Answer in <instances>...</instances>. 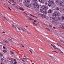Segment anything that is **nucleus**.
<instances>
[{"label":"nucleus","mask_w":64,"mask_h":64,"mask_svg":"<svg viewBox=\"0 0 64 64\" xmlns=\"http://www.w3.org/2000/svg\"><path fill=\"white\" fill-rule=\"evenodd\" d=\"M59 12H55V14H52V15L54 17V18H56L57 17L56 15L59 16Z\"/></svg>","instance_id":"1"},{"label":"nucleus","mask_w":64,"mask_h":64,"mask_svg":"<svg viewBox=\"0 0 64 64\" xmlns=\"http://www.w3.org/2000/svg\"><path fill=\"white\" fill-rule=\"evenodd\" d=\"M41 9H42V10H46L48 9V7H45L44 6H42L41 7Z\"/></svg>","instance_id":"2"},{"label":"nucleus","mask_w":64,"mask_h":64,"mask_svg":"<svg viewBox=\"0 0 64 64\" xmlns=\"http://www.w3.org/2000/svg\"><path fill=\"white\" fill-rule=\"evenodd\" d=\"M59 4L61 6H62V7H64V4L63 2H59Z\"/></svg>","instance_id":"3"},{"label":"nucleus","mask_w":64,"mask_h":64,"mask_svg":"<svg viewBox=\"0 0 64 64\" xmlns=\"http://www.w3.org/2000/svg\"><path fill=\"white\" fill-rule=\"evenodd\" d=\"M38 5V4H37V3L36 2H34L33 4V6H34V8H36V7H37Z\"/></svg>","instance_id":"4"},{"label":"nucleus","mask_w":64,"mask_h":64,"mask_svg":"<svg viewBox=\"0 0 64 64\" xmlns=\"http://www.w3.org/2000/svg\"><path fill=\"white\" fill-rule=\"evenodd\" d=\"M42 18H45L46 19L47 18V16H46L43 14H42Z\"/></svg>","instance_id":"5"},{"label":"nucleus","mask_w":64,"mask_h":64,"mask_svg":"<svg viewBox=\"0 0 64 64\" xmlns=\"http://www.w3.org/2000/svg\"><path fill=\"white\" fill-rule=\"evenodd\" d=\"M30 2V0H26L25 3L26 4H28V3H29Z\"/></svg>","instance_id":"6"},{"label":"nucleus","mask_w":64,"mask_h":64,"mask_svg":"<svg viewBox=\"0 0 64 64\" xmlns=\"http://www.w3.org/2000/svg\"><path fill=\"white\" fill-rule=\"evenodd\" d=\"M25 6L26 7H28L29 8H31V4H29L28 5L26 4Z\"/></svg>","instance_id":"7"},{"label":"nucleus","mask_w":64,"mask_h":64,"mask_svg":"<svg viewBox=\"0 0 64 64\" xmlns=\"http://www.w3.org/2000/svg\"><path fill=\"white\" fill-rule=\"evenodd\" d=\"M48 2L49 3H51L52 4H52H54V2L53 1H52L50 0H49L48 1Z\"/></svg>","instance_id":"8"},{"label":"nucleus","mask_w":64,"mask_h":64,"mask_svg":"<svg viewBox=\"0 0 64 64\" xmlns=\"http://www.w3.org/2000/svg\"><path fill=\"white\" fill-rule=\"evenodd\" d=\"M60 26L62 29H64V24H61L60 25Z\"/></svg>","instance_id":"9"},{"label":"nucleus","mask_w":64,"mask_h":64,"mask_svg":"<svg viewBox=\"0 0 64 64\" xmlns=\"http://www.w3.org/2000/svg\"><path fill=\"white\" fill-rule=\"evenodd\" d=\"M52 10H49L48 11V13H52Z\"/></svg>","instance_id":"10"},{"label":"nucleus","mask_w":64,"mask_h":64,"mask_svg":"<svg viewBox=\"0 0 64 64\" xmlns=\"http://www.w3.org/2000/svg\"><path fill=\"white\" fill-rule=\"evenodd\" d=\"M20 10H21L22 11H23L24 10L23 9V8L21 7H20Z\"/></svg>","instance_id":"11"},{"label":"nucleus","mask_w":64,"mask_h":64,"mask_svg":"<svg viewBox=\"0 0 64 64\" xmlns=\"http://www.w3.org/2000/svg\"><path fill=\"white\" fill-rule=\"evenodd\" d=\"M10 25H12L13 27H14V28H15L16 29H17V28H16L15 26H14V25L11 24H10Z\"/></svg>","instance_id":"12"},{"label":"nucleus","mask_w":64,"mask_h":64,"mask_svg":"<svg viewBox=\"0 0 64 64\" xmlns=\"http://www.w3.org/2000/svg\"><path fill=\"white\" fill-rule=\"evenodd\" d=\"M57 49L58 50V51H60L61 53H63V52H62V51H61V50H60V49L57 48Z\"/></svg>","instance_id":"13"},{"label":"nucleus","mask_w":64,"mask_h":64,"mask_svg":"<svg viewBox=\"0 0 64 64\" xmlns=\"http://www.w3.org/2000/svg\"><path fill=\"white\" fill-rule=\"evenodd\" d=\"M48 6L49 7H50V6H52V4L51 3H49L48 4Z\"/></svg>","instance_id":"14"},{"label":"nucleus","mask_w":64,"mask_h":64,"mask_svg":"<svg viewBox=\"0 0 64 64\" xmlns=\"http://www.w3.org/2000/svg\"><path fill=\"white\" fill-rule=\"evenodd\" d=\"M8 40H9V41H10V42H12V40H11L10 38H8Z\"/></svg>","instance_id":"15"},{"label":"nucleus","mask_w":64,"mask_h":64,"mask_svg":"<svg viewBox=\"0 0 64 64\" xmlns=\"http://www.w3.org/2000/svg\"><path fill=\"white\" fill-rule=\"evenodd\" d=\"M62 20H64V16H62Z\"/></svg>","instance_id":"16"},{"label":"nucleus","mask_w":64,"mask_h":64,"mask_svg":"<svg viewBox=\"0 0 64 64\" xmlns=\"http://www.w3.org/2000/svg\"><path fill=\"white\" fill-rule=\"evenodd\" d=\"M53 48H54V49H57V48H56L55 46H54L53 47Z\"/></svg>","instance_id":"17"},{"label":"nucleus","mask_w":64,"mask_h":64,"mask_svg":"<svg viewBox=\"0 0 64 64\" xmlns=\"http://www.w3.org/2000/svg\"><path fill=\"white\" fill-rule=\"evenodd\" d=\"M56 10H59L60 9V8H59L58 7H56Z\"/></svg>","instance_id":"18"},{"label":"nucleus","mask_w":64,"mask_h":64,"mask_svg":"<svg viewBox=\"0 0 64 64\" xmlns=\"http://www.w3.org/2000/svg\"><path fill=\"white\" fill-rule=\"evenodd\" d=\"M33 24H34V26H37V24H35L34 22H33Z\"/></svg>","instance_id":"19"},{"label":"nucleus","mask_w":64,"mask_h":64,"mask_svg":"<svg viewBox=\"0 0 64 64\" xmlns=\"http://www.w3.org/2000/svg\"><path fill=\"white\" fill-rule=\"evenodd\" d=\"M41 2H41V3H44V1H43V0H41Z\"/></svg>","instance_id":"20"},{"label":"nucleus","mask_w":64,"mask_h":64,"mask_svg":"<svg viewBox=\"0 0 64 64\" xmlns=\"http://www.w3.org/2000/svg\"><path fill=\"white\" fill-rule=\"evenodd\" d=\"M56 44L58 45V46H60V47H62H62L61 46V45H60V44H58V43H57Z\"/></svg>","instance_id":"21"},{"label":"nucleus","mask_w":64,"mask_h":64,"mask_svg":"<svg viewBox=\"0 0 64 64\" xmlns=\"http://www.w3.org/2000/svg\"><path fill=\"white\" fill-rule=\"evenodd\" d=\"M3 52H4V53H5V52H7V51L6 50H4L3 51Z\"/></svg>","instance_id":"22"},{"label":"nucleus","mask_w":64,"mask_h":64,"mask_svg":"<svg viewBox=\"0 0 64 64\" xmlns=\"http://www.w3.org/2000/svg\"><path fill=\"white\" fill-rule=\"evenodd\" d=\"M10 53H12V54H14V52H12V51H10Z\"/></svg>","instance_id":"23"},{"label":"nucleus","mask_w":64,"mask_h":64,"mask_svg":"<svg viewBox=\"0 0 64 64\" xmlns=\"http://www.w3.org/2000/svg\"><path fill=\"white\" fill-rule=\"evenodd\" d=\"M3 55L2 54L0 53V56H3Z\"/></svg>","instance_id":"24"},{"label":"nucleus","mask_w":64,"mask_h":64,"mask_svg":"<svg viewBox=\"0 0 64 64\" xmlns=\"http://www.w3.org/2000/svg\"><path fill=\"white\" fill-rule=\"evenodd\" d=\"M29 51H30V53H32V51L31 50H29Z\"/></svg>","instance_id":"25"},{"label":"nucleus","mask_w":64,"mask_h":64,"mask_svg":"<svg viewBox=\"0 0 64 64\" xmlns=\"http://www.w3.org/2000/svg\"><path fill=\"white\" fill-rule=\"evenodd\" d=\"M4 42H5V43H8V41H6L5 40H4Z\"/></svg>","instance_id":"26"},{"label":"nucleus","mask_w":64,"mask_h":64,"mask_svg":"<svg viewBox=\"0 0 64 64\" xmlns=\"http://www.w3.org/2000/svg\"><path fill=\"white\" fill-rule=\"evenodd\" d=\"M22 29H24V31H25V30H26V29L24 27L22 28Z\"/></svg>","instance_id":"27"},{"label":"nucleus","mask_w":64,"mask_h":64,"mask_svg":"<svg viewBox=\"0 0 64 64\" xmlns=\"http://www.w3.org/2000/svg\"><path fill=\"white\" fill-rule=\"evenodd\" d=\"M28 19L29 20H32V19L31 18H29Z\"/></svg>","instance_id":"28"},{"label":"nucleus","mask_w":64,"mask_h":64,"mask_svg":"<svg viewBox=\"0 0 64 64\" xmlns=\"http://www.w3.org/2000/svg\"><path fill=\"white\" fill-rule=\"evenodd\" d=\"M9 61L10 62H12V60L11 59H10Z\"/></svg>","instance_id":"29"},{"label":"nucleus","mask_w":64,"mask_h":64,"mask_svg":"<svg viewBox=\"0 0 64 64\" xmlns=\"http://www.w3.org/2000/svg\"><path fill=\"white\" fill-rule=\"evenodd\" d=\"M18 28V30H20V31H21V29L20 28Z\"/></svg>","instance_id":"30"},{"label":"nucleus","mask_w":64,"mask_h":64,"mask_svg":"<svg viewBox=\"0 0 64 64\" xmlns=\"http://www.w3.org/2000/svg\"><path fill=\"white\" fill-rule=\"evenodd\" d=\"M24 57L25 58H26L27 59V58L26 57V56H25V55L24 54Z\"/></svg>","instance_id":"31"},{"label":"nucleus","mask_w":64,"mask_h":64,"mask_svg":"<svg viewBox=\"0 0 64 64\" xmlns=\"http://www.w3.org/2000/svg\"><path fill=\"white\" fill-rule=\"evenodd\" d=\"M23 59H24V60H27V58H23Z\"/></svg>","instance_id":"32"},{"label":"nucleus","mask_w":64,"mask_h":64,"mask_svg":"<svg viewBox=\"0 0 64 64\" xmlns=\"http://www.w3.org/2000/svg\"><path fill=\"white\" fill-rule=\"evenodd\" d=\"M34 22H37V20H34Z\"/></svg>","instance_id":"33"},{"label":"nucleus","mask_w":64,"mask_h":64,"mask_svg":"<svg viewBox=\"0 0 64 64\" xmlns=\"http://www.w3.org/2000/svg\"><path fill=\"white\" fill-rule=\"evenodd\" d=\"M48 31H50V29L49 28H48Z\"/></svg>","instance_id":"34"},{"label":"nucleus","mask_w":64,"mask_h":64,"mask_svg":"<svg viewBox=\"0 0 64 64\" xmlns=\"http://www.w3.org/2000/svg\"><path fill=\"white\" fill-rule=\"evenodd\" d=\"M14 64H17V62H14Z\"/></svg>","instance_id":"35"},{"label":"nucleus","mask_w":64,"mask_h":64,"mask_svg":"<svg viewBox=\"0 0 64 64\" xmlns=\"http://www.w3.org/2000/svg\"><path fill=\"white\" fill-rule=\"evenodd\" d=\"M2 33H3L4 34H5V32H3Z\"/></svg>","instance_id":"36"},{"label":"nucleus","mask_w":64,"mask_h":64,"mask_svg":"<svg viewBox=\"0 0 64 64\" xmlns=\"http://www.w3.org/2000/svg\"><path fill=\"white\" fill-rule=\"evenodd\" d=\"M51 46H52V47H53L54 46L53 45V44H51Z\"/></svg>","instance_id":"37"},{"label":"nucleus","mask_w":64,"mask_h":64,"mask_svg":"<svg viewBox=\"0 0 64 64\" xmlns=\"http://www.w3.org/2000/svg\"><path fill=\"white\" fill-rule=\"evenodd\" d=\"M12 6H14L15 5H16L15 4H12Z\"/></svg>","instance_id":"38"},{"label":"nucleus","mask_w":64,"mask_h":64,"mask_svg":"<svg viewBox=\"0 0 64 64\" xmlns=\"http://www.w3.org/2000/svg\"><path fill=\"white\" fill-rule=\"evenodd\" d=\"M25 31H26L27 32H28V31H27V30L26 29L25 30H24Z\"/></svg>","instance_id":"39"},{"label":"nucleus","mask_w":64,"mask_h":64,"mask_svg":"<svg viewBox=\"0 0 64 64\" xmlns=\"http://www.w3.org/2000/svg\"><path fill=\"white\" fill-rule=\"evenodd\" d=\"M14 62H16V60L15 59H14Z\"/></svg>","instance_id":"40"},{"label":"nucleus","mask_w":64,"mask_h":64,"mask_svg":"<svg viewBox=\"0 0 64 64\" xmlns=\"http://www.w3.org/2000/svg\"><path fill=\"white\" fill-rule=\"evenodd\" d=\"M3 48H4V49H6V48H5L4 46H3Z\"/></svg>","instance_id":"41"},{"label":"nucleus","mask_w":64,"mask_h":64,"mask_svg":"<svg viewBox=\"0 0 64 64\" xmlns=\"http://www.w3.org/2000/svg\"><path fill=\"white\" fill-rule=\"evenodd\" d=\"M58 20H60V18L58 17Z\"/></svg>","instance_id":"42"},{"label":"nucleus","mask_w":64,"mask_h":64,"mask_svg":"<svg viewBox=\"0 0 64 64\" xmlns=\"http://www.w3.org/2000/svg\"><path fill=\"white\" fill-rule=\"evenodd\" d=\"M2 58V61H3V60H4V59H3V58Z\"/></svg>","instance_id":"43"},{"label":"nucleus","mask_w":64,"mask_h":64,"mask_svg":"<svg viewBox=\"0 0 64 64\" xmlns=\"http://www.w3.org/2000/svg\"><path fill=\"white\" fill-rule=\"evenodd\" d=\"M21 45H22V47H24V46H23V44H21Z\"/></svg>","instance_id":"44"},{"label":"nucleus","mask_w":64,"mask_h":64,"mask_svg":"<svg viewBox=\"0 0 64 64\" xmlns=\"http://www.w3.org/2000/svg\"><path fill=\"white\" fill-rule=\"evenodd\" d=\"M38 58H41V57L39 56H38Z\"/></svg>","instance_id":"45"},{"label":"nucleus","mask_w":64,"mask_h":64,"mask_svg":"<svg viewBox=\"0 0 64 64\" xmlns=\"http://www.w3.org/2000/svg\"><path fill=\"white\" fill-rule=\"evenodd\" d=\"M2 17H4V18L5 17V16H2Z\"/></svg>","instance_id":"46"},{"label":"nucleus","mask_w":64,"mask_h":64,"mask_svg":"<svg viewBox=\"0 0 64 64\" xmlns=\"http://www.w3.org/2000/svg\"><path fill=\"white\" fill-rule=\"evenodd\" d=\"M28 33L29 34H30V33L29 32H28Z\"/></svg>","instance_id":"47"},{"label":"nucleus","mask_w":64,"mask_h":64,"mask_svg":"<svg viewBox=\"0 0 64 64\" xmlns=\"http://www.w3.org/2000/svg\"><path fill=\"white\" fill-rule=\"evenodd\" d=\"M30 16H33H33H34L32 14H30Z\"/></svg>","instance_id":"48"},{"label":"nucleus","mask_w":64,"mask_h":64,"mask_svg":"<svg viewBox=\"0 0 64 64\" xmlns=\"http://www.w3.org/2000/svg\"><path fill=\"white\" fill-rule=\"evenodd\" d=\"M22 60V61H23V62H25V61H24L23 60Z\"/></svg>","instance_id":"49"},{"label":"nucleus","mask_w":64,"mask_h":64,"mask_svg":"<svg viewBox=\"0 0 64 64\" xmlns=\"http://www.w3.org/2000/svg\"><path fill=\"white\" fill-rule=\"evenodd\" d=\"M8 9H10V10H11V9H10V8L8 7Z\"/></svg>","instance_id":"50"},{"label":"nucleus","mask_w":64,"mask_h":64,"mask_svg":"<svg viewBox=\"0 0 64 64\" xmlns=\"http://www.w3.org/2000/svg\"><path fill=\"white\" fill-rule=\"evenodd\" d=\"M4 18H5V19H6V20H7V18H6V17H5Z\"/></svg>","instance_id":"51"},{"label":"nucleus","mask_w":64,"mask_h":64,"mask_svg":"<svg viewBox=\"0 0 64 64\" xmlns=\"http://www.w3.org/2000/svg\"><path fill=\"white\" fill-rule=\"evenodd\" d=\"M24 45H26V44H25V43L24 42H23Z\"/></svg>","instance_id":"52"},{"label":"nucleus","mask_w":64,"mask_h":64,"mask_svg":"<svg viewBox=\"0 0 64 64\" xmlns=\"http://www.w3.org/2000/svg\"><path fill=\"white\" fill-rule=\"evenodd\" d=\"M39 7H37V9H39Z\"/></svg>","instance_id":"53"},{"label":"nucleus","mask_w":64,"mask_h":64,"mask_svg":"<svg viewBox=\"0 0 64 64\" xmlns=\"http://www.w3.org/2000/svg\"><path fill=\"white\" fill-rule=\"evenodd\" d=\"M4 6L5 7H7V6H6V5H5Z\"/></svg>","instance_id":"54"},{"label":"nucleus","mask_w":64,"mask_h":64,"mask_svg":"<svg viewBox=\"0 0 64 64\" xmlns=\"http://www.w3.org/2000/svg\"><path fill=\"white\" fill-rule=\"evenodd\" d=\"M53 28H54V29H56V28L55 27H53Z\"/></svg>","instance_id":"55"},{"label":"nucleus","mask_w":64,"mask_h":64,"mask_svg":"<svg viewBox=\"0 0 64 64\" xmlns=\"http://www.w3.org/2000/svg\"><path fill=\"white\" fill-rule=\"evenodd\" d=\"M12 1H13V2H14V0H12Z\"/></svg>","instance_id":"56"},{"label":"nucleus","mask_w":64,"mask_h":64,"mask_svg":"<svg viewBox=\"0 0 64 64\" xmlns=\"http://www.w3.org/2000/svg\"><path fill=\"white\" fill-rule=\"evenodd\" d=\"M33 17H35L36 18H37L36 17L34 16Z\"/></svg>","instance_id":"57"},{"label":"nucleus","mask_w":64,"mask_h":64,"mask_svg":"<svg viewBox=\"0 0 64 64\" xmlns=\"http://www.w3.org/2000/svg\"><path fill=\"white\" fill-rule=\"evenodd\" d=\"M14 7H16V8H17V6H14Z\"/></svg>","instance_id":"58"},{"label":"nucleus","mask_w":64,"mask_h":64,"mask_svg":"<svg viewBox=\"0 0 64 64\" xmlns=\"http://www.w3.org/2000/svg\"><path fill=\"white\" fill-rule=\"evenodd\" d=\"M45 14H47V12H45Z\"/></svg>","instance_id":"59"},{"label":"nucleus","mask_w":64,"mask_h":64,"mask_svg":"<svg viewBox=\"0 0 64 64\" xmlns=\"http://www.w3.org/2000/svg\"><path fill=\"white\" fill-rule=\"evenodd\" d=\"M21 29L22 30H23V31H24V30H23L22 28H21Z\"/></svg>","instance_id":"60"},{"label":"nucleus","mask_w":64,"mask_h":64,"mask_svg":"<svg viewBox=\"0 0 64 64\" xmlns=\"http://www.w3.org/2000/svg\"><path fill=\"white\" fill-rule=\"evenodd\" d=\"M38 0L39 1H40V2H41V0Z\"/></svg>","instance_id":"61"},{"label":"nucleus","mask_w":64,"mask_h":64,"mask_svg":"<svg viewBox=\"0 0 64 64\" xmlns=\"http://www.w3.org/2000/svg\"><path fill=\"white\" fill-rule=\"evenodd\" d=\"M55 52H56V53H58V52H56V51H55Z\"/></svg>","instance_id":"62"},{"label":"nucleus","mask_w":64,"mask_h":64,"mask_svg":"<svg viewBox=\"0 0 64 64\" xmlns=\"http://www.w3.org/2000/svg\"><path fill=\"white\" fill-rule=\"evenodd\" d=\"M55 52H56V53H58V52H56V51H55Z\"/></svg>","instance_id":"63"},{"label":"nucleus","mask_w":64,"mask_h":64,"mask_svg":"<svg viewBox=\"0 0 64 64\" xmlns=\"http://www.w3.org/2000/svg\"><path fill=\"white\" fill-rule=\"evenodd\" d=\"M16 8H17V9H19V8H18V7H16Z\"/></svg>","instance_id":"64"}]
</instances>
